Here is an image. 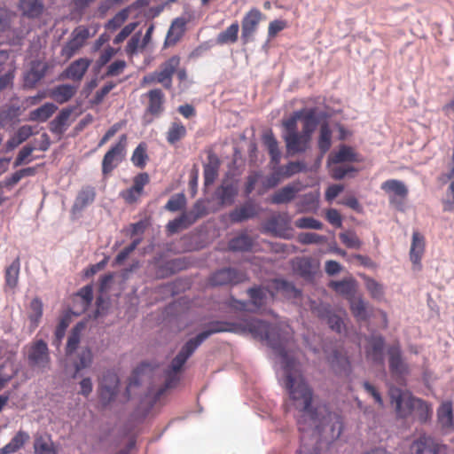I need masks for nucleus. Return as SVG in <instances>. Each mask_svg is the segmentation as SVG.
Listing matches in <instances>:
<instances>
[{
	"mask_svg": "<svg viewBox=\"0 0 454 454\" xmlns=\"http://www.w3.org/2000/svg\"><path fill=\"white\" fill-rule=\"evenodd\" d=\"M49 66L41 60L31 62L30 69L24 76V84L27 88H34L45 76Z\"/></svg>",
	"mask_w": 454,
	"mask_h": 454,
	"instance_id": "17",
	"label": "nucleus"
},
{
	"mask_svg": "<svg viewBox=\"0 0 454 454\" xmlns=\"http://www.w3.org/2000/svg\"><path fill=\"white\" fill-rule=\"evenodd\" d=\"M239 25L238 21L231 23L216 36V43L219 45L233 44L239 39Z\"/></svg>",
	"mask_w": 454,
	"mask_h": 454,
	"instance_id": "34",
	"label": "nucleus"
},
{
	"mask_svg": "<svg viewBox=\"0 0 454 454\" xmlns=\"http://www.w3.org/2000/svg\"><path fill=\"white\" fill-rule=\"evenodd\" d=\"M20 270V260L18 256L6 269H5V286L10 289L17 286L19 281V275Z\"/></svg>",
	"mask_w": 454,
	"mask_h": 454,
	"instance_id": "43",
	"label": "nucleus"
},
{
	"mask_svg": "<svg viewBox=\"0 0 454 454\" xmlns=\"http://www.w3.org/2000/svg\"><path fill=\"white\" fill-rule=\"evenodd\" d=\"M298 207L301 213H316L319 207V192H309L302 195Z\"/></svg>",
	"mask_w": 454,
	"mask_h": 454,
	"instance_id": "35",
	"label": "nucleus"
},
{
	"mask_svg": "<svg viewBox=\"0 0 454 454\" xmlns=\"http://www.w3.org/2000/svg\"><path fill=\"white\" fill-rule=\"evenodd\" d=\"M330 160L333 164H339L343 162H356L358 159L357 154L350 146L341 145L338 152L331 154Z\"/></svg>",
	"mask_w": 454,
	"mask_h": 454,
	"instance_id": "41",
	"label": "nucleus"
},
{
	"mask_svg": "<svg viewBox=\"0 0 454 454\" xmlns=\"http://www.w3.org/2000/svg\"><path fill=\"white\" fill-rule=\"evenodd\" d=\"M453 167L450 171L446 175L447 178L450 181L449 190L447 192V199L444 200V210L451 211L454 205V151L452 153Z\"/></svg>",
	"mask_w": 454,
	"mask_h": 454,
	"instance_id": "51",
	"label": "nucleus"
},
{
	"mask_svg": "<svg viewBox=\"0 0 454 454\" xmlns=\"http://www.w3.org/2000/svg\"><path fill=\"white\" fill-rule=\"evenodd\" d=\"M309 139L298 132H288L286 136V149L289 154L303 153L307 150Z\"/></svg>",
	"mask_w": 454,
	"mask_h": 454,
	"instance_id": "19",
	"label": "nucleus"
},
{
	"mask_svg": "<svg viewBox=\"0 0 454 454\" xmlns=\"http://www.w3.org/2000/svg\"><path fill=\"white\" fill-rule=\"evenodd\" d=\"M91 60L86 58H80L72 62L64 71L63 75L74 82H81L89 69Z\"/></svg>",
	"mask_w": 454,
	"mask_h": 454,
	"instance_id": "18",
	"label": "nucleus"
},
{
	"mask_svg": "<svg viewBox=\"0 0 454 454\" xmlns=\"http://www.w3.org/2000/svg\"><path fill=\"white\" fill-rule=\"evenodd\" d=\"M253 247V240L247 235L238 236L229 242V249L231 251H248Z\"/></svg>",
	"mask_w": 454,
	"mask_h": 454,
	"instance_id": "48",
	"label": "nucleus"
},
{
	"mask_svg": "<svg viewBox=\"0 0 454 454\" xmlns=\"http://www.w3.org/2000/svg\"><path fill=\"white\" fill-rule=\"evenodd\" d=\"M433 416V407L427 402L416 397L414 409L411 417L420 423H427L431 420Z\"/></svg>",
	"mask_w": 454,
	"mask_h": 454,
	"instance_id": "28",
	"label": "nucleus"
},
{
	"mask_svg": "<svg viewBox=\"0 0 454 454\" xmlns=\"http://www.w3.org/2000/svg\"><path fill=\"white\" fill-rule=\"evenodd\" d=\"M27 359L30 367L44 370L50 367L51 357L47 343L37 340L27 346Z\"/></svg>",
	"mask_w": 454,
	"mask_h": 454,
	"instance_id": "8",
	"label": "nucleus"
},
{
	"mask_svg": "<svg viewBox=\"0 0 454 454\" xmlns=\"http://www.w3.org/2000/svg\"><path fill=\"white\" fill-rule=\"evenodd\" d=\"M35 148L31 145L24 146L19 152V153L14 160V163H13L14 168H17L24 163H29L30 161H32V159H27V158L32 154V153L35 151Z\"/></svg>",
	"mask_w": 454,
	"mask_h": 454,
	"instance_id": "60",
	"label": "nucleus"
},
{
	"mask_svg": "<svg viewBox=\"0 0 454 454\" xmlns=\"http://www.w3.org/2000/svg\"><path fill=\"white\" fill-rule=\"evenodd\" d=\"M443 445L429 435H420L409 448V454H439Z\"/></svg>",
	"mask_w": 454,
	"mask_h": 454,
	"instance_id": "13",
	"label": "nucleus"
},
{
	"mask_svg": "<svg viewBox=\"0 0 454 454\" xmlns=\"http://www.w3.org/2000/svg\"><path fill=\"white\" fill-rule=\"evenodd\" d=\"M186 22L184 19L177 18L173 20L168 31L164 42V47H170L176 44L185 32Z\"/></svg>",
	"mask_w": 454,
	"mask_h": 454,
	"instance_id": "25",
	"label": "nucleus"
},
{
	"mask_svg": "<svg viewBox=\"0 0 454 454\" xmlns=\"http://www.w3.org/2000/svg\"><path fill=\"white\" fill-rule=\"evenodd\" d=\"M89 28L84 26H79L74 29L70 40L62 47L61 56L66 59H71L90 37Z\"/></svg>",
	"mask_w": 454,
	"mask_h": 454,
	"instance_id": "11",
	"label": "nucleus"
},
{
	"mask_svg": "<svg viewBox=\"0 0 454 454\" xmlns=\"http://www.w3.org/2000/svg\"><path fill=\"white\" fill-rule=\"evenodd\" d=\"M196 222V217L189 212L183 213L180 216L169 221L167 224V230L169 233L174 234L181 230L187 229Z\"/></svg>",
	"mask_w": 454,
	"mask_h": 454,
	"instance_id": "32",
	"label": "nucleus"
},
{
	"mask_svg": "<svg viewBox=\"0 0 454 454\" xmlns=\"http://www.w3.org/2000/svg\"><path fill=\"white\" fill-rule=\"evenodd\" d=\"M263 13L256 8L249 10L241 20V40L244 44L251 42L263 19Z\"/></svg>",
	"mask_w": 454,
	"mask_h": 454,
	"instance_id": "10",
	"label": "nucleus"
},
{
	"mask_svg": "<svg viewBox=\"0 0 454 454\" xmlns=\"http://www.w3.org/2000/svg\"><path fill=\"white\" fill-rule=\"evenodd\" d=\"M76 91V86L71 84H60L49 91V97L59 104H64L69 101L75 95Z\"/></svg>",
	"mask_w": 454,
	"mask_h": 454,
	"instance_id": "26",
	"label": "nucleus"
},
{
	"mask_svg": "<svg viewBox=\"0 0 454 454\" xmlns=\"http://www.w3.org/2000/svg\"><path fill=\"white\" fill-rule=\"evenodd\" d=\"M238 194V188L232 183H223L215 191V195L221 205H231Z\"/></svg>",
	"mask_w": 454,
	"mask_h": 454,
	"instance_id": "31",
	"label": "nucleus"
},
{
	"mask_svg": "<svg viewBox=\"0 0 454 454\" xmlns=\"http://www.w3.org/2000/svg\"><path fill=\"white\" fill-rule=\"evenodd\" d=\"M384 339L381 336H375L370 340V347L366 349V358L376 364L384 363Z\"/></svg>",
	"mask_w": 454,
	"mask_h": 454,
	"instance_id": "24",
	"label": "nucleus"
},
{
	"mask_svg": "<svg viewBox=\"0 0 454 454\" xmlns=\"http://www.w3.org/2000/svg\"><path fill=\"white\" fill-rule=\"evenodd\" d=\"M80 339H81V329L79 328L78 325H76L72 330L70 335L68 336L67 348H66L67 355L69 356L77 349L78 345L80 343Z\"/></svg>",
	"mask_w": 454,
	"mask_h": 454,
	"instance_id": "56",
	"label": "nucleus"
},
{
	"mask_svg": "<svg viewBox=\"0 0 454 454\" xmlns=\"http://www.w3.org/2000/svg\"><path fill=\"white\" fill-rule=\"evenodd\" d=\"M387 354L390 372L395 375H402L406 372L407 365L403 361L399 345L391 346Z\"/></svg>",
	"mask_w": 454,
	"mask_h": 454,
	"instance_id": "22",
	"label": "nucleus"
},
{
	"mask_svg": "<svg viewBox=\"0 0 454 454\" xmlns=\"http://www.w3.org/2000/svg\"><path fill=\"white\" fill-rule=\"evenodd\" d=\"M180 57L177 55L171 56L160 66V69L150 73L143 77L142 84L160 83L166 90L172 88V78L177 67L180 66Z\"/></svg>",
	"mask_w": 454,
	"mask_h": 454,
	"instance_id": "4",
	"label": "nucleus"
},
{
	"mask_svg": "<svg viewBox=\"0 0 454 454\" xmlns=\"http://www.w3.org/2000/svg\"><path fill=\"white\" fill-rule=\"evenodd\" d=\"M250 301H242L231 298L229 306L240 311H251L254 313H270L269 307L274 301V293L264 286H254L247 290Z\"/></svg>",
	"mask_w": 454,
	"mask_h": 454,
	"instance_id": "3",
	"label": "nucleus"
},
{
	"mask_svg": "<svg viewBox=\"0 0 454 454\" xmlns=\"http://www.w3.org/2000/svg\"><path fill=\"white\" fill-rule=\"evenodd\" d=\"M365 286L373 298L380 299L383 295V287L376 280L371 278L365 279Z\"/></svg>",
	"mask_w": 454,
	"mask_h": 454,
	"instance_id": "62",
	"label": "nucleus"
},
{
	"mask_svg": "<svg viewBox=\"0 0 454 454\" xmlns=\"http://www.w3.org/2000/svg\"><path fill=\"white\" fill-rule=\"evenodd\" d=\"M36 173L35 168L28 167L25 168H21L10 176L5 177L2 182H0V188L5 187L7 189H12L14 185H16L23 177L26 176H33Z\"/></svg>",
	"mask_w": 454,
	"mask_h": 454,
	"instance_id": "37",
	"label": "nucleus"
},
{
	"mask_svg": "<svg viewBox=\"0 0 454 454\" xmlns=\"http://www.w3.org/2000/svg\"><path fill=\"white\" fill-rule=\"evenodd\" d=\"M96 198L95 188L90 185L82 187L78 192L72 207L73 213L82 211L87 206L93 203Z\"/></svg>",
	"mask_w": 454,
	"mask_h": 454,
	"instance_id": "23",
	"label": "nucleus"
},
{
	"mask_svg": "<svg viewBox=\"0 0 454 454\" xmlns=\"http://www.w3.org/2000/svg\"><path fill=\"white\" fill-rule=\"evenodd\" d=\"M129 17V10L123 9L116 13L108 22L106 24V28L111 31H114L121 27V25L126 21Z\"/></svg>",
	"mask_w": 454,
	"mask_h": 454,
	"instance_id": "54",
	"label": "nucleus"
},
{
	"mask_svg": "<svg viewBox=\"0 0 454 454\" xmlns=\"http://www.w3.org/2000/svg\"><path fill=\"white\" fill-rule=\"evenodd\" d=\"M244 280V275L231 268H225L215 272L210 278L212 286L236 285Z\"/></svg>",
	"mask_w": 454,
	"mask_h": 454,
	"instance_id": "15",
	"label": "nucleus"
},
{
	"mask_svg": "<svg viewBox=\"0 0 454 454\" xmlns=\"http://www.w3.org/2000/svg\"><path fill=\"white\" fill-rule=\"evenodd\" d=\"M29 439V435L27 433L24 431H19L2 449V454H12L18 451L20 449L23 447L25 442Z\"/></svg>",
	"mask_w": 454,
	"mask_h": 454,
	"instance_id": "44",
	"label": "nucleus"
},
{
	"mask_svg": "<svg viewBox=\"0 0 454 454\" xmlns=\"http://www.w3.org/2000/svg\"><path fill=\"white\" fill-rule=\"evenodd\" d=\"M43 305L38 297L34 298L28 307V319L30 321V326L34 330L35 329L41 321L43 317Z\"/></svg>",
	"mask_w": 454,
	"mask_h": 454,
	"instance_id": "42",
	"label": "nucleus"
},
{
	"mask_svg": "<svg viewBox=\"0 0 454 454\" xmlns=\"http://www.w3.org/2000/svg\"><path fill=\"white\" fill-rule=\"evenodd\" d=\"M380 188L388 195L390 204L401 209L409 192L404 183L397 179H388L381 184Z\"/></svg>",
	"mask_w": 454,
	"mask_h": 454,
	"instance_id": "9",
	"label": "nucleus"
},
{
	"mask_svg": "<svg viewBox=\"0 0 454 454\" xmlns=\"http://www.w3.org/2000/svg\"><path fill=\"white\" fill-rule=\"evenodd\" d=\"M57 109L58 107L53 103H45L29 113V120L32 121L44 122L51 117Z\"/></svg>",
	"mask_w": 454,
	"mask_h": 454,
	"instance_id": "38",
	"label": "nucleus"
},
{
	"mask_svg": "<svg viewBox=\"0 0 454 454\" xmlns=\"http://www.w3.org/2000/svg\"><path fill=\"white\" fill-rule=\"evenodd\" d=\"M224 332L249 333L254 338L265 340L267 345L275 350L281 359H284V342L280 331L276 326L257 319L247 320L242 323L213 321L207 325L205 331L190 339L172 359L168 369L165 372L164 389L160 393L165 389L173 388L178 384L179 373L184 364L204 340L212 334Z\"/></svg>",
	"mask_w": 454,
	"mask_h": 454,
	"instance_id": "1",
	"label": "nucleus"
},
{
	"mask_svg": "<svg viewBox=\"0 0 454 454\" xmlns=\"http://www.w3.org/2000/svg\"><path fill=\"white\" fill-rule=\"evenodd\" d=\"M295 226L299 229H323V223L313 217H301L295 221Z\"/></svg>",
	"mask_w": 454,
	"mask_h": 454,
	"instance_id": "57",
	"label": "nucleus"
},
{
	"mask_svg": "<svg viewBox=\"0 0 454 454\" xmlns=\"http://www.w3.org/2000/svg\"><path fill=\"white\" fill-rule=\"evenodd\" d=\"M389 396L398 418L407 419L411 416L416 400L415 396L396 387L390 388Z\"/></svg>",
	"mask_w": 454,
	"mask_h": 454,
	"instance_id": "7",
	"label": "nucleus"
},
{
	"mask_svg": "<svg viewBox=\"0 0 454 454\" xmlns=\"http://www.w3.org/2000/svg\"><path fill=\"white\" fill-rule=\"evenodd\" d=\"M262 139L270 155V165L274 169V172L266 179L265 186L272 188L284 177L283 168L279 166L281 153L278 150V142L271 133L264 134Z\"/></svg>",
	"mask_w": 454,
	"mask_h": 454,
	"instance_id": "5",
	"label": "nucleus"
},
{
	"mask_svg": "<svg viewBox=\"0 0 454 454\" xmlns=\"http://www.w3.org/2000/svg\"><path fill=\"white\" fill-rule=\"evenodd\" d=\"M187 135V130L185 126L182 123L180 120H175L171 122L167 133L166 139L169 145H176L182 139H184Z\"/></svg>",
	"mask_w": 454,
	"mask_h": 454,
	"instance_id": "33",
	"label": "nucleus"
},
{
	"mask_svg": "<svg viewBox=\"0 0 454 454\" xmlns=\"http://www.w3.org/2000/svg\"><path fill=\"white\" fill-rule=\"evenodd\" d=\"M147 146L145 143H140L134 150L131 161L134 166L144 168L148 160V154L146 153Z\"/></svg>",
	"mask_w": 454,
	"mask_h": 454,
	"instance_id": "47",
	"label": "nucleus"
},
{
	"mask_svg": "<svg viewBox=\"0 0 454 454\" xmlns=\"http://www.w3.org/2000/svg\"><path fill=\"white\" fill-rule=\"evenodd\" d=\"M150 183V176L146 172L137 174L133 177L132 187L138 192L143 194L144 188Z\"/></svg>",
	"mask_w": 454,
	"mask_h": 454,
	"instance_id": "64",
	"label": "nucleus"
},
{
	"mask_svg": "<svg viewBox=\"0 0 454 454\" xmlns=\"http://www.w3.org/2000/svg\"><path fill=\"white\" fill-rule=\"evenodd\" d=\"M72 109L64 108L59 114L51 121L50 129L52 133L62 134L66 130L68 120L71 116Z\"/></svg>",
	"mask_w": 454,
	"mask_h": 454,
	"instance_id": "39",
	"label": "nucleus"
},
{
	"mask_svg": "<svg viewBox=\"0 0 454 454\" xmlns=\"http://www.w3.org/2000/svg\"><path fill=\"white\" fill-rule=\"evenodd\" d=\"M329 362L336 373L349 375L351 372V364L346 355L339 350H334L329 356Z\"/></svg>",
	"mask_w": 454,
	"mask_h": 454,
	"instance_id": "29",
	"label": "nucleus"
},
{
	"mask_svg": "<svg viewBox=\"0 0 454 454\" xmlns=\"http://www.w3.org/2000/svg\"><path fill=\"white\" fill-rule=\"evenodd\" d=\"M357 169L353 166H333L331 168V176L335 180H341L351 173L356 172Z\"/></svg>",
	"mask_w": 454,
	"mask_h": 454,
	"instance_id": "58",
	"label": "nucleus"
},
{
	"mask_svg": "<svg viewBox=\"0 0 454 454\" xmlns=\"http://www.w3.org/2000/svg\"><path fill=\"white\" fill-rule=\"evenodd\" d=\"M319 262L311 257H296L292 261V267L294 272L304 278H311L319 270Z\"/></svg>",
	"mask_w": 454,
	"mask_h": 454,
	"instance_id": "14",
	"label": "nucleus"
},
{
	"mask_svg": "<svg viewBox=\"0 0 454 454\" xmlns=\"http://www.w3.org/2000/svg\"><path fill=\"white\" fill-rule=\"evenodd\" d=\"M317 126V120L313 111H309L303 117V125L301 134L305 137L311 139V136Z\"/></svg>",
	"mask_w": 454,
	"mask_h": 454,
	"instance_id": "50",
	"label": "nucleus"
},
{
	"mask_svg": "<svg viewBox=\"0 0 454 454\" xmlns=\"http://www.w3.org/2000/svg\"><path fill=\"white\" fill-rule=\"evenodd\" d=\"M350 309L352 311V314L358 319V320H365L368 317L367 315V309L366 305L361 299H354L351 301L350 303Z\"/></svg>",
	"mask_w": 454,
	"mask_h": 454,
	"instance_id": "55",
	"label": "nucleus"
},
{
	"mask_svg": "<svg viewBox=\"0 0 454 454\" xmlns=\"http://www.w3.org/2000/svg\"><path fill=\"white\" fill-rule=\"evenodd\" d=\"M438 422L443 428H453V409L452 403L450 401L443 402L437 410Z\"/></svg>",
	"mask_w": 454,
	"mask_h": 454,
	"instance_id": "36",
	"label": "nucleus"
},
{
	"mask_svg": "<svg viewBox=\"0 0 454 454\" xmlns=\"http://www.w3.org/2000/svg\"><path fill=\"white\" fill-rule=\"evenodd\" d=\"M82 300V310H85L93 300V290L90 286H85L76 294Z\"/></svg>",
	"mask_w": 454,
	"mask_h": 454,
	"instance_id": "61",
	"label": "nucleus"
},
{
	"mask_svg": "<svg viewBox=\"0 0 454 454\" xmlns=\"http://www.w3.org/2000/svg\"><path fill=\"white\" fill-rule=\"evenodd\" d=\"M186 206V198L184 193H177L172 196L167 204L165 205L164 208L170 212H176L179 210H182Z\"/></svg>",
	"mask_w": 454,
	"mask_h": 454,
	"instance_id": "52",
	"label": "nucleus"
},
{
	"mask_svg": "<svg viewBox=\"0 0 454 454\" xmlns=\"http://www.w3.org/2000/svg\"><path fill=\"white\" fill-rule=\"evenodd\" d=\"M142 194L135 190L132 186L121 191L120 192V197L127 203V204H135L137 203Z\"/></svg>",
	"mask_w": 454,
	"mask_h": 454,
	"instance_id": "63",
	"label": "nucleus"
},
{
	"mask_svg": "<svg viewBox=\"0 0 454 454\" xmlns=\"http://www.w3.org/2000/svg\"><path fill=\"white\" fill-rule=\"evenodd\" d=\"M35 454H55L53 442L49 435H39L34 442Z\"/></svg>",
	"mask_w": 454,
	"mask_h": 454,
	"instance_id": "46",
	"label": "nucleus"
},
{
	"mask_svg": "<svg viewBox=\"0 0 454 454\" xmlns=\"http://www.w3.org/2000/svg\"><path fill=\"white\" fill-rule=\"evenodd\" d=\"M258 214L257 206L252 201H247L232 210L229 216L232 223H241L245 220L254 218Z\"/></svg>",
	"mask_w": 454,
	"mask_h": 454,
	"instance_id": "21",
	"label": "nucleus"
},
{
	"mask_svg": "<svg viewBox=\"0 0 454 454\" xmlns=\"http://www.w3.org/2000/svg\"><path fill=\"white\" fill-rule=\"evenodd\" d=\"M141 239H134L131 244H129L128 247H126L124 249H122L115 257L114 259V264L121 265L127 258L128 256L137 247V246L140 244Z\"/></svg>",
	"mask_w": 454,
	"mask_h": 454,
	"instance_id": "59",
	"label": "nucleus"
},
{
	"mask_svg": "<svg viewBox=\"0 0 454 454\" xmlns=\"http://www.w3.org/2000/svg\"><path fill=\"white\" fill-rule=\"evenodd\" d=\"M128 137L120 136L118 141L106 153L102 160V173L107 176L124 160L127 153Z\"/></svg>",
	"mask_w": 454,
	"mask_h": 454,
	"instance_id": "6",
	"label": "nucleus"
},
{
	"mask_svg": "<svg viewBox=\"0 0 454 454\" xmlns=\"http://www.w3.org/2000/svg\"><path fill=\"white\" fill-rule=\"evenodd\" d=\"M329 286L337 294L352 296L356 292V283L354 278H348L340 281H331Z\"/></svg>",
	"mask_w": 454,
	"mask_h": 454,
	"instance_id": "40",
	"label": "nucleus"
},
{
	"mask_svg": "<svg viewBox=\"0 0 454 454\" xmlns=\"http://www.w3.org/2000/svg\"><path fill=\"white\" fill-rule=\"evenodd\" d=\"M148 105L146 113L160 116L164 111L165 95L160 89H153L146 93Z\"/></svg>",
	"mask_w": 454,
	"mask_h": 454,
	"instance_id": "20",
	"label": "nucleus"
},
{
	"mask_svg": "<svg viewBox=\"0 0 454 454\" xmlns=\"http://www.w3.org/2000/svg\"><path fill=\"white\" fill-rule=\"evenodd\" d=\"M332 130L327 123H323L320 127L318 148L325 153L331 147Z\"/></svg>",
	"mask_w": 454,
	"mask_h": 454,
	"instance_id": "49",
	"label": "nucleus"
},
{
	"mask_svg": "<svg viewBox=\"0 0 454 454\" xmlns=\"http://www.w3.org/2000/svg\"><path fill=\"white\" fill-rule=\"evenodd\" d=\"M426 250V239L423 234L415 231L412 233L411 244L410 248V259L414 269L420 270L422 268L421 259Z\"/></svg>",
	"mask_w": 454,
	"mask_h": 454,
	"instance_id": "16",
	"label": "nucleus"
},
{
	"mask_svg": "<svg viewBox=\"0 0 454 454\" xmlns=\"http://www.w3.org/2000/svg\"><path fill=\"white\" fill-rule=\"evenodd\" d=\"M19 9L23 16L28 19H35L42 15L44 5L43 0H20Z\"/></svg>",
	"mask_w": 454,
	"mask_h": 454,
	"instance_id": "27",
	"label": "nucleus"
},
{
	"mask_svg": "<svg viewBox=\"0 0 454 454\" xmlns=\"http://www.w3.org/2000/svg\"><path fill=\"white\" fill-rule=\"evenodd\" d=\"M119 385L118 376L112 372H107L103 375L99 385V399L104 406L110 404L117 395Z\"/></svg>",
	"mask_w": 454,
	"mask_h": 454,
	"instance_id": "12",
	"label": "nucleus"
},
{
	"mask_svg": "<svg viewBox=\"0 0 454 454\" xmlns=\"http://www.w3.org/2000/svg\"><path fill=\"white\" fill-rule=\"evenodd\" d=\"M93 360V355L89 348H82L77 356V360L74 363V373L73 378L75 379L78 373L82 370L89 368Z\"/></svg>",
	"mask_w": 454,
	"mask_h": 454,
	"instance_id": "45",
	"label": "nucleus"
},
{
	"mask_svg": "<svg viewBox=\"0 0 454 454\" xmlns=\"http://www.w3.org/2000/svg\"><path fill=\"white\" fill-rule=\"evenodd\" d=\"M340 239L348 248L359 249L362 246V241L357 235L351 231L340 233Z\"/></svg>",
	"mask_w": 454,
	"mask_h": 454,
	"instance_id": "53",
	"label": "nucleus"
},
{
	"mask_svg": "<svg viewBox=\"0 0 454 454\" xmlns=\"http://www.w3.org/2000/svg\"><path fill=\"white\" fill-rule=\"evenodd\" d=\"M286 386L289 388L292 399L301 406L302 415L299 420L300 430H312V434L322 437L326 442L338 439L343 430L340 415L330 412L325 406L313 409V393L299 371L291 372V364L286 353Z\"/></svg>",
	"mask_w": 454,
	"mask_h": 454,
	"instance_id": "2",
	"label": "nucleus"
},
{
	"mask_svg": "<svg viewBox=\"0 0 454 454\" xmlns=\"http://www.w3.org/2000/svg\"><path fill=\"white\" fill-rule=\"evenodd\" d=\"M220 168V160L215 153H209L207 162L204 165V184L206 186L211 185L218 176Z\"/></svg>",
	"mask_w": 454,
	"mask_h": 454,
	"instance_id": "30",
	"label": "nucleus"
}]
</instances>
